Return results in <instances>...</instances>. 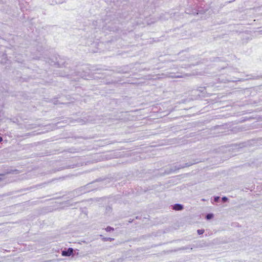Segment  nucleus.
<instances>
[{
    "label": "nucleus",
    "instance_id": "obj_31",
    "mask_svg": "<svg viewBox=\"0 0 262 262\" xmlns=\"http://www.w3.org/2000/svg\"><path fill=\"white\" fill-rule=\"evenodd\" d=\"M182 166H185V163H184V164H182Z\"/></svg>",
    "mask_w": 262,
    "mask_h": 262
},
{
    "label": "nucleus",
    "instance_id": "obj_6",
    "mask_svg": "<svg viewBox=\"0 0 262 262\" xmlns=\"http://www.w3.org/2000/svg\"><path fill=\"white\" fill-rule=\"evenodd\" d=\"M165 75L168 77L172 78L182 77V75L178 73L166 72Z\"/></svg>",
    "mask_w": 262,
    "mask_h": 262
},
{
    "label": "nucleus",
    "instance_id": "obj_20",
    "mask_svg": "<svg viewBox=\"0 0 262 262\" xmlns=\"http://www.w3.org/2000/svg\"><path fill=\"white\" fill-rule=\"evenodd\" d=\"M205 90V88H200V89L199 90H198V91H199L200 92H201V93H204V90Z\"/></svg>",
    "mask_w": 262,
    "mask_h": 262
},
{
    "label": "nucleus",
    "instance_id": "obj_11",
    "mask_svg": "<svg viewBox=\"0 0 262 262\" xmlns=\"http://www.w3.org/2000/svg\"><path fill=\"white\" fill-rule=\"evenodd\" d=\"M198 11L199 14H204L206 12V11H207V9H205L203 8L198 6Z\"/></svg>",
    "mask_w": 262,
    "mask_h": 262
},
{
    "label": "nucleus",
    "instance_id": "obj_26",
    "mask_svg": "<svg viewBox=\"0 0 262 262\" xmlns=\"http://www.w3.org/2000/svg\"><path fill=\"white\" fill-rule=\"evenodd\" d=\"M17 120V119H13V120L12 121L13 122H15Z\"/></svg>",
    "mask_w": 262,
    "mask_h": 262
},
{
    "label": "nucleus",
    "instance_id": "obj_7",
    "mask_svg": "<svg viewBox=\"0 0 262 262\" xmlns=\"http://www.w3.org/2000/svg\"><path fill=\"white\" fill-rule=\"evenodd\" d=\"M172 209L177 211L182 210L184 209V206L180 204H175L172 206Z\"/></svg>",
    "mask_w": 262,
    "mask_h": 262
},
{
    "label": "nucleus",
    "instance_id": "obj_12",
    "mask_svg": "<svg viewBox=\"0 0 262 262\" xmlns=\"http://www.w3.org/2000/svg\"><path fill=\"white\" fill-rule=\"evenodd\" d=\"M51 4L54 5L56 4L62 3V0H50Z\"/></svg>",
    "mask_w": 262,
    "mask_h": 262
},
{
    "label": "nucleus",
    "instance_id": "obj_5",
    "mask_svg": "<svg viewBox=\"0 0 262 262\" xmlns=\"http://www.w3.org/2000/svg\"><path fill=\"white\" fill-rule=\"evenodd\" d=\"M74 249L72 248L64 249L61 251V255L63 256H70L73 254Z\"/></svg>",
    "mask_w": 262,
    "mask_h": 262
},
{
    "label": "nucleus",
    "instance_id": "obj_16",
    "mask_svg": "<svg viewBox=\"0 0 262 262\" xmlns=\"http://www.w3.org/2000/svg\"><path fill=\"white\" fill-rule=\"evenodd\" d=\"M204 229H198L197 230V233L199 235L203 234L204 233Z\"/></svg>",
    "mask_w": 262,
    "mask_h": 262
},
{
    "label": "nucleus",
    "instance_id": "obj_22",
    "mask_svg": "<svg viewBox=\"0 0 262 262\" xmlns=\"http://www.w3.org/2000/svg\"><path fill=\"white\" fill-rule=\"evenodd\" d=\"M4 177V174H0V181H1L3 180Z\"/></svg>",
    "mask_w": 262,
    "mask_h": 262
},
{
    "label": "nucleus",
    "instance_id": "obj_2",
    "mask_svg": "<svg viewBox=\"0 0 262 262\" xmlns=\"http://www.w3.org/2000/svg\"><path fill=\"white\" fill-rule=\"evenodd\" d=\"M201 161L198 159H193L191 162L185 163V166H182V164H176L175 165H173L170 168L169 170L167 171V173H170L172 172H176L178 170L190 166L194 164L198 163Z\"/></svg>",
    "mask_w": 262,
    "mask_h": 262
},
{
    "label": "nucleus",
    "instance_id": "obj_13",
    "mask_svg": "<svg viewBox=\"0 0 262 262\" xmlns=\"http://www.w3.org/2000/svg\"><path fill=\"white\" fill-rule=\"evenodd\" d=\"M114 240V238H111V237H103L102 238V241H104V242H106V241H113Z\"/></svg>",
    "mask_w": 262,
    "mask_h": 262
},
{
    "label": "nucleus",
    "instance_id": "obj_10",
    "mask_svg": "<svg viewBox=\"0 0 262 262\" xmlns=\"http://www.w3.org/2000/svg\"><path fill=\"white\" fill-rule=\"evenodd\" d=\"M214 217V214L212 213H207L205 215V219L210 220Z\"/></svg>",
    "mask_w": 262,
    "mask_h": 262
},
{
    "label": "nucleus",
    "instance_id": "obj_19",
    "mask_svg": "<svg viewBox=\"0 0 262 262\" xmlns=\"http://www.w3.org/2000/svg\"><path fill=\"white\" fill-rule=\"evenodd\" d=\"M52 102H53V104H58V100H56L55 98H54V99H53L52 100Z\"/></svg>",
    "mask_w": 262,
    "mask_h": 262
},
{
    "label": "nucleus",
    "instance_id": "obj_30",
    "mask_svg": "<svg viewBox=\"0 0 262 262\" xmlns=\"http://www.w3.org/2000/svg\"><path fill=\"white\" fill-rule=\"evenodd\" d=\"M133 222V221H129V223H131V222Z\"/></svg>",
    "mask_w": 262,
    "mask_h": 262
},
{
    "label": "nucleus",
    "instance_id": "obj_27",
    "mask_svg": "<svg viewBox=\"0 0 262 262\" xmlns=\"http://www.w3.org/2000/svg\"><path fill=\"white\" fill-rule=\"evenodd\" d=\"M2 111V106H0V113Z\"/></svg>",
    "mask_w": 262,
    "mask_h": 262
},
{
    "label": "nucleus",
    "instance_id": "obj_3",
    "mask_svg": "<svg viewBox=\"0 0 262 262\" xmlns=\"http://www.w3.org/2000/svg\"><path fill=\"white\" fill-rule=\"evenodd\" d=\"M79 164L77 162L73 163V161H69L64 163L62 164V166L59 167L56 170L57 171L61 170L67 168H74L77 167L79 166Z\"/></svg>",
    "mask_w": 262,
    "mask_h": 262
},
{
    "label": "nucleus",
    "instance_id": "obj_25",
    "mask_svg": "<svg viewBox=\"0 0 262 262\" xmlns=\"http://www.w3.org/2000/svg\"><path fill=\"white\" fill-rule=\"evenodd\" d=\"M93 183H90L89 184L87 185V187H89Z\"/></svg>",
    "mask_w": 262,
    "mask_h": 262
},
{
    "label": "nucleus",
    "instance_id": "obj_21",
    "mask_svg": "<svg viewBox=\"0 0 262 262\" xmlns=\"http://www.w3.org/2000/svg\"><path fill=\"white\" fill-rule=\"evenodd\" d=\"M118 72V73H126V71H124V70H123V69L120 70H119Z\"/></svg>",
    "mask_w": 262,
    "mask_h": 262
},
{
    "label": "nucleus",
    "instance_id": "obj_9",
    "mask_svg": "<svg viewBox=\"0 0 262 262\" xmlns=\"http://www.w3.org/2000/svg\"><path fill=\"white\" fill-rule=\"evenodd\" d=\"M6 120H9V119L7 118V119H3V118H1L0 119V132L3 131V130H4L5 129V127L4 126H3V124L4 122H6ZM10 120L11 121V119H10Z\"/></svg>",
    "mask_w": 262,
    "mask_h": 262
},
{
    "label": "nucleus",
    "instance_id": "obj_8",
    "mask_svg": "<svg viewBox=\"0 0 262 262\" xmlns=\"http://www.w3.org/2000/svg\"><path fill=\"white\" fill-rule=\"evenodd\" d=\"M187 11H189V12H187V13L191 14L193 15L199 14L198 11V6H195L193 8H192L191 12L189 10H187Z\"/></svg>",
    "mask_w": 262,
    "mask_h": 262
},
{
    "label": "nucleus",
    "instance_id": "obj_29",
    "mask_svg": "<svg viewBox=\"0 0 262 262\" xmlns=\"http://www.w3.org/2000/svg\"><path fill=\"white\" fill-rule=\"evenodd\" d=\"M66 0H62V3H63Z\"/></svg>",
    "mask_w": 262,
    "mask_h": 262
},
{
    "label": "nucleus",
    "instance_id": "obj_1",
    "mask_svg": "<svg viewBox=\"0 0 262 262\" xmlns=\"http://www.w3.org/2000/svg\"><path fill=\"white\" fill-rule=\"evenodd\" d=\"M119 20L117 19L105 18L103 21L102 30L116 32L119 30Z\"/></svg>",
    "mask_w": 262,
    "mask_h": 262
},
{
    "label": "nucleus",
    "instance_id": "obj_24",
    "mask_svg": "<svg viewBox=\"0 0 262 262\" xmlns=\"http://www.w3.org/2000/svg\"><path fill=\"white\" fill-rule=\"evenodd\" d=\"M228 81H232V82H234V81H236L237 80H234V79H230V80H228Z\"/></svg>",
    "mask_w": 262,
    "mask_h": 262
},
{
    "label": "nucleus",
    "instance_id": "obj_23",
    "mask_svg": "<svg viewBox=\"0 0 262 262\" xmlns=\"http://www.w3.org/2000/svg\"><path fill=\"white\" fill-rule=\"evenodd\" d=\"M234 1L235 0H233V1H228V2H225V4H227L230 3H232V2H234Z\"/></svg>",
    "mask_w": 262,
    "mask_h": 262
},
{
    "label": "nucleus",
    "instance_id": "obj_14",
    "mask_svg": "<svg viewBox=\"0 0 262 262\" xmlns=\"http://www.w3.org/2000/svg\"><path fill=\"white\" fill-rule=\"evenodd\" d=\"M114 228L111 226H107L106 228H105V230L106 232H111V231H114Z\"/></svg>",
    "mask_w": 262,
    "mask_h": 262
},
{
    "label": "nucleus",
    "instance_id": "obj_15",
    "mask_svg": "<svg viewBox=\"0 0 262 262\" xmlns=\"http://www.w3.org/2000/svg\"><path fill=\"white\" fill-rule=\"evenodd\" d=\"M220 197L219 196H215L213 197V201L215 202H219L220 200Z\"/></svg>",
    "mask_w": 262,
    "mask_h": 262
},
{
    "label": "nucleus",
    "instance_id": "obj_18",
    "mask_svg": "<svg viewBox=\"0 0 262 262\" xmlns=\"http://www.w3.org/2000/svg\"><path fill=\"white\" fill-rule=\"evenodd\" d=\"M106 212H111L112 211V208L110 206H107L106 207Z\"/></svg>",
    "mask_w": 262,
    "mask_h": 262
},
{
    "label": "nucleus",
    "instance_id": "obj_17",
    "mask_svg": "<svg viewBox=\"0 0 262 262\" xmlns=\"http://www.w3.org/2000/svg\"><path fill=\"white\" fill-rule=\"evenodd\" d=\"M222 201L223 202H226L228 201V198L226 196H223L222 198Z\"/></svg>",
    "mask_w": 262,
    "mask_h": 262
},
{
    "label": "nucleus",
    "instance_id": "obj_4",
    "mask_svg": "<svg viewBox=\"0 0 262 262\" xmlns=\"http://www.w3.org/2000/svg\"><path fill=\"white\" fill-rule=\"evenodd\" d=\"M8 93V86L6 83L0 81V100L6 96Z\"/></svg>",
    "mask_w": 262,
    "mask_h": 262
},
{
    "label": "nucleus",
    "instance_id": "obj_28",
    "mask_svg": "<svg viewBox=\"0 0 262 262\" xmlns=\"http://www.w3.org/2000/svg\"><path fill=\"white\" fill-rule=\"evenodd\" d=\"M140 18L141 19H143V17H142V16H140Z\"/></svg>",
    "mask_w": 262,
    "mask_h": 262
}]
</instances>
